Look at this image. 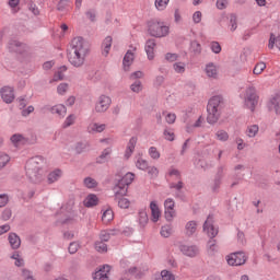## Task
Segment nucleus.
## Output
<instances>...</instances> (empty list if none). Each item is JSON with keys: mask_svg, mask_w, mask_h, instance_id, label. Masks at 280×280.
Here are the masks:
<instances>
[{"mask_svg": "<svg viewBox=\"0 0 280 280\" xmlns=\"http://www.w3.org/2000/svg\"><path fill=\"white\" fill-rule=\"evenodd\" d=\"M160 233L162 237H170V235H172V226L171 225L162 226Z\"/></svg>", "mask_w": 280, "mask_h": 280, "instance_id": "nucleus-44", "label": "nucleus"}, {"mask_svg": "<svg viewBox=\"0 0 280 280\" xmlns=\"http://www.w3.org/2000/svg\"><path fill=\"white\" fill-rule=\"evenodd\" d=\"M130 89L133 93H141V91H143V85L141 84V81L137 80L130 85Z\"/></svg>", "mask_w": 280, "mask_h": 280, "instance_id": "nucleus-39", "label": "nucleus"}, {"mask_svg": "<svg viewBox=\"0 0 280 280\" xmlns=\"http://www.w3.org/2000/svg\"><path fill=\"white\" fill-rule=\"evenodd\" d=\"M8 49L13 54H23L25 51V44L16 39H10L8 44Z\"/></svg>", "mask_w": 280, "mask_h": 280, "instance_id": "nucleus-11", "label": "nucleus"}, {"mask_svg": "<svg viewBox=\"0 0 280 280\" xmlns=\"http://www.w3.org/2000/svg\"><path fill=\"white\" fill-rule=\"evenodd\" d=\"M135 61V54L132 52V50H128L122 59V65L126 69V67H130V65H132V62Z\"/></svg>", "mask_w": 280, "mask_h": 280, "instance_id": "nucleus-25", "label": "nucleus"}, {"mask_svg": "<svg viewBox=\"0 0 280 280\" xmlns=\"http://www.w3.org/2000/svg\"><path fill=\"white\" fill-rule=\"evenodd\" d=\"M26 176L31 183L38 185L43 183V158L35 156L26 162Z\"/></svg>", "mask_w": 280, "mask_h": 280, "instance_id": "nucleus-2", "label": "nucleus"}, {"mask_svg": "<svg viewBox=\"0 0 280 280\" xmlns=\"http://www.w3.org/2000/svg\"><path fill=\"white\" fill-rule=\"evenodd\" d=\"M136 166L138 167V170H142V171L148 170V161L139 158L136 163Z\"/></svg>", "mask_w": 280, "mask_h": 280, "instance_id": "nucleus-48", "label": "nucleus"}, {"mask_svg": "<svg viewBox=\"0 0 280 280\" xmlns=\"http://www.w3.org/2000/svg\"><path fill=\"white\" fill-rule=\"evenodd\" d=\"M164 137L166 139V141H174V132L165 129L164 130Z\"/></svg>", "mask_w": 280, "mask_h": 280, "instance_id": "nucleus-64", "label": "nucleus"}, {"mask_svg": "<svg viewBox=\"0 0 280 280\" xmlns=\"http://www.w3.org/2000/svg\"><path fill=\"white\" fill-rule=\"evenodd\" d=\"M86 148H89V142H78L75 145L77 154H82V152L86 151Z\"/></svg>", "mask_w": 280, "mask_h": 280, "instance_id": "nucleus-37", "label": "nucleus"}, {"mask_svg": "<svg viewBox=\"0 0 280 280\" xmlns=\"http://www.w3.org/2000/svg\"><path fill=\"white\" fill-rule=\"evenodd\" d=\"M10 163V155L4 152H0V167H5Z\"/></svg>", "mask_w": 280, "mask_h": 280, "instance_id": "nucleus-34", "label": "nucleus"}, {"mask_svg": "<svg viewBox=\"0 0 280 280\" xmlns=\"http://www.w3.org/2000/svg\"><path fill=\"white\" fill-rule=\"evenodd\" d=\"M47 110H50L52 115H59V117H65L67 115V107L62 104L47 107Z\"/></svg>", "mask_w": 280, "mask_h": 280, "instance_id": "nucleus-18", "label": "nucleus"}, {"mask_svg": "<svg viewBox=\"0 0 280 280\" xmlns=\"http://www.w3.org/2000/svg\"><path fill=\"white\" fill-rule=\"evenodd\" d=\"M28 10L32 12L35 16H38L40 14V11L38 10V7L34 2L28 3Z\"/></svg>", "mask_w": 280, "mask_h": 280, "instance_id": "nucleus-54", "label": "nucleus"}, {"mask_svg": "<svg viewBox=\"0 0 280 280\" xmlns=\"http://www.w3.org/2000/svg\"><path fill=\"white\" fill-rule=\"evenodd\" d=\"M80 248V245L75 242L70 243L68 250L70 253V255H75V253H78V249Z\"/></svg>", "mask_w": 280, "mask_h": 280, "instance_id": "nucleus-52", "label": "nucleus"}, {"mask_svg": "<svg viewBox=\"0 0 280 280\" xmlns=\"http://www.w3.org/2000/svg\"><path fill=\"white\" fill-rule=\"evenodd\" d=\"M83 202L84 207L91 209V207H97V205L100 203V198H97L96 195L90 194Z\"/></svg>", "mask_w": 280, "mask_h": 280, "instance_id": "nucleus-20", "label": "nucleus"}, {"mask_svg": "<svg viewBox=\"0 0 280 280\" xmlns=\"http://www.w3.org/2000/svg\"><path fill=\"white\" fill-rule=\"evenodd\" d=\"M112 150L110 149H105L101 155L96 159V163H98V165H102V163H104V159H106V156H109Z\"/></svg>", "mask_w": 280, "mask_h": 280, "instance_id": "nucleus-38", "label": "nucleus"}, {"mask_svg": "<svg viewBox=\"0 0 280 280\" xmlns=\"http://www.w3.org/2000/svg\"><path fill=\"white\" fill-rule=\"evenodd\" d=\"M73 124H75V115L70 114L63 122V128H69L70 126H73Z\"/></svg>", "mask_w": 280, "mask_h": 280, "instance_id": "nucleus-43", "label": "nucleus"}, {"mask_svg": "<svg viewBox=\"0 0 280 280\" xmlns=\"http://www.w3.org/2000/svg\"><path fill=\"white\" fill-rule=\"evenodd\" d=\"M33 110H34V106L32 105H30L27 108L22 109V117H30Z\"/></svg>", "mask_w": 280, "mask_h": 280, "instance_id": "nucleus-62", "label": "nucleus"}, {"mask_svg": "<svg viewBox=\"0 0 280 280\" xmlns=\"http://www.w3.org/2000/svg\"><path fill=\"white\" fill-rule=\"evenodd\" d=\"M179 250L186 257H197V255L200 253V249L196 245H180Z\"/></svg>", "mask_w": 280, "mask_h": 280, "instance_id": "nucleus-12", "label": "nucleus"}, {"mask_svg": "<svg viewBox=\"0 0 280 280\" xmlns=\"http://www.w3.org/2000/svg\"><path fill=\"white\" fill-rule=\"evenodd\" d=\"M115 200L118 202L120 209H128L130 207V200L124 198L121 195L117 196V191L115 192Z\"/></svg>", "mask_w": 280, "mask_h": 280, "instance_id": "nucleus-21", "label": "nucleus"}, {"mask_svg": "<svg viewBox=\"0 0 280 280\" xmlns=\"http://www.w3.org/2000/svg\"><path fill=\"white\" fill-rule=\"evenodd\" d=\"M226 261H228L229 266H238L234 254H231L230 256H228Z\"/></svg>", "mask_w": 280, "mask_h": 280, "instance_id": "nucleus-63", "label": "nucleus"}, {"mask_svg": "<svg viewBox=\"0 0 280 280\" xmlns=\"http://www.w3.org/2000/svg\"><path fill=\"white\" fill-rule=\"evenodd\" d=\"M22 277L24 280H34V276H32V271L27 269H22Z\"/></svg>", "mask_w": 280, "mask_h": 280, "instance_id": "nucleus-59", "label": "nucleus"}, {"mask_svg": "<svg viewBox=\"0 0 280 280\" xmlns=\"http://www.w3.org/2000/svg\"><path fill=\"white\" fill-rule=\"evenodd\" d=\"M113 211L110 209H107L104 211L103 215H102V220L105 222V223H108L110 221H113Z\"/></svg>", "mask_w": 280, "mask_h": 280, "instance_id": "nucleus-40", "label": "nucleus"}, {"mask_svg": "<svg viewBox=\"0 0 280 280\" xmlns=\"http://www.w3.org/2000/svg\"><path fill=\"white\" fill-rule=\"evenodd\" d=\"M161 275H162L163 280H176L174 275L172 272L167 271V270H162Z\"/></svg>", "mask_w": 280, "mask_h": 280, "instance_id": "nucleus-53", "label": "nucleus"}, {"mask_svg": "<svg viewBox=\"0 0 280 280\" xmlns=\"http://www.w3.org/2000/svg\"><path fill=\"white\" fill-rule=\"evenodd\" d=\"M208 78H218V69L213 63H208L206 67Z\"/></svg>", "mask_w": 280, "mask_h": 280, "instance_id": "nucleus-26", "label": "nucleus"}, {"mask_svg": "<svg viewBox=\"0 0 280 280\" xmlns=\"http://www.w3.org/2000/svg\"><path fill=\"white\" fill-rule=\"evenodd\" d=\"M58 178H60V170L49 173L47 180H48L49 185H51L52 183H56V180H58Z\"/></svg>", "mask_w": 280, "mask_h": 280, "instance_id": "nucleus-31", "label": "nucleus"}, {"mask_svg": "<svg viewBox=\"0 0 280 280\" xmlns=\"http://www.w3.org/2000/svg\"><path fill=\"white\" fill-rule=\"evenodd\" d=\"M190 51L195 54V56H199L202 52V46L197 40H192L190 43Z\"/></svg>", "mask_w": 280, "mask_h": 280, "instance_id": "nucleus-27", "label": "nucleus"}, {"mask_svg": "<svg viewBox=\"0 0 280 280\" xmlns=\"http://www.w3.org/2000/svg\"><path fill=\"white\" fill-rule=\"evenodd\" d=\"M8 241L12 250H19V248H21V237L18 236L16 233H9Z\"/></svg>", "mask_w": 280, "mask_h": 280, "instance_id": "nucleus-16", "label": "nucleus"}, {"mask_svg": "<svg viewBox=\"0 0 280 280\" xmlns=\"http://www.w3.org/2000/svg\"><path fill=\"white\" fill-rule=\"evenodd\" d=\"M226 5H229V0H217L218 10H226Z\"/></svg>", "mask_w": 280, "mask_h": 280, "instance_id": "nucleus-58", "label": "nucleus"}, {"mask_svg": "<svg viewBox=\"0 0 280 280\" xmlns=\"http://www.w3.org/2000/svg\"><path fill=\"white\" fill-rule=\"evenodd\" d=\"M167 3H170V0H155V8L156 10H165L167 8Z\"/></svg>", "mask_w": 280, "mask_h": 280, "instance_id": "nucleus-42", "label": "nucleus"}, {"mask_svg": "<svg viewBox=\"0 0 280 280\" xmlns=\"http://www.w3.org/2000/svg\"><path fill=\"white\" fill-rule=\"evenodd\" d=\"M10 218H12V210L7 208L3 210L2 214H1V220H3V222H8V220H10Z\"/></svg>", "mask_w": 280, "mask_h": 280, "instance_id": "nucleus-49", "label": "nucleus"}, {"mask_svg": "<svg viewBox=\"0 0 280 280\" xmlns=\"http://www.w3.org/2000/svg\"><path fill=\"white\" fill-rule=\"evenodd\" d=\"M68 90H69L68 83H61L57 86V93H59V95H65V93H67Z\"/></svg>", "mask_w": 280, "mask_h": 280, "instance_id": "nucleus-50", "label": "nucleus"}, {"mask_svg": "<svg viewBox=\"0 0 280 280\" xmlns=\"http://www.w3.org/2000/svg\"><path fill=\"white\" fill-rule=\"evenodd\" d=\"M257 132H259V126L252 125L247 128V137L253 138L257 137Z\"/></svg>", "mask_w": 280, "mask_h": 280, "instance_id": "nucleus-35", "label": "nucleus"}, {"mask_svg": "<svg viewBox=\"0 0 280 280\" xmlns=\"http://www.w3.org/2000/svg\"><path fill=\"white\" fill-rule=\"evenodd\" d=\"M215 137L219 141H229V132L225 130H218Z\"/></svg>", "mask_w": 280, "mask_h": 280, "instance_id": "nucleus-36", "label": "nucleus"}, {"mask_svg": "<svg viewBox=\"0 0 280 280\" xmlns=\"http://www.w3.org/2000/svg\"><path fill=\"white\" fill-rule=\"evenodd\" d=\"M233 255H235L237 266H244L246 264V255L243 252H236Z\"/></svg>", "mask_w": 280, "mask_h": 280, "instance_id": "nucleus-28", "label": "nucleus"}, {"mask_svg": "<svg viewBox=\"0 0 280 280\" xmlns=\"http://www.w3.org/2000/svg\"><path fill=\"white\" fill-rule=\"evenodd\" d=\"M1 98L5 104H12L14 102V89L10 86H4L0 90Z\"/></svg>", "mask_w": 280, "mask_h": 280, "instance_id": "nucleus-14", "label": "nucleus"}, {"mask_svg": "<svg viewBox=\"0 0 280 280\" xmlns=\"http://www.w3.org/2000/svg\"><path fill=\"white\" fill-rule=\"evenodd\" d=\"M101 242H108L110 240V234L107 231H102L100 234Z\"/></svg>", "mask_w": 280, "mask_h": 280, "instance_id": "nucleus-61", "label": "nucleus"}, {"mask_svg": "<svg viewBox=\"0 0 280 280\" xmlns=\"http://www.w3.org/2000/svg\"><path fill=\"white\" fill-rule=\"evenodd\" d=\"M154 47H156V40L148 39L144 49L149 60H154Z\"/></svg>", "mask_w": 280, "mask_h": 280, "instance_id": "nucleus-17", "label": "nucleus"}, {"mask_svg": "<svg viewBox=\"0 0 280 280\" xmlns=\"http://www.w3.org/2000/svg\"><path fill=\"white\" fill-rule=\"evenodd\" d=\"M148 212L145 211H140L139 212V222L141 224V226H145V224H148Z\"/></svg>", "mask_w": 280, "mask_h": 280, "instance_id": "nucleus-45", "label": "nucleus"}, {"mask_svg": "<svg viewBox=\"0 0 280 280\" xmlns=\"http://www.w3.org/2000/svg\"><path fill=\"white\" fill-rule=\"evenodd\" d=\"M137 147V137H132L129 140V143L127 145V151L125 153L126 159L129 156H132V152H135V148Z\"/></svg>", "mask_w": 280, "mask_h": 280, "instance_id": "nucleus-22", "label": "nucleus"}, {"mask_svg": "<svg viewBox=\"0 0 280 280\" xmlns=\"http://www.w3.org/2000/svg\"><path fill=\"white\" fill-rule=\"evenodd\" d=\"M244 104L246 108L255 113V108L259 104V95H257V90L255 88H247L245 92Z\"/></svg>", "mask_w": 280, "mask_h": 280, "instance_id": "nucleus-7", "label": "nucleus"}, {"mask_svg": "<svg viewBox=\"0 0 280 280\" xmlns=\"http://www.w3.org/2000/svg\"><path fill=\"white\" fill-rule=\"evenodd\" d=\"M224 170H225L224 165L218 166L217 173L214 175L212 191H217L220 189V186L222 185V178H224Z\"/></svg>", "mask_w": 280, "mask_h": 280, "instance_id": "nucleus-10", "label": "nucleus"}, {"mask_svg": "<svg viewBox=\"0 0 280 280\" xmlns=\"http://www.w3.org/2000/svg\"><path fill=\"white\" fill-rule=\"evenodd\" d=\"M152 222H159V218H161V210L159 209V205L156 201H151L150 203Z\"/></svg>", "mask_w": 280, "mask_h": 280, "instance_id": "nucleus-19", "label": "nucleus"}, {"mask_svg": "<svg viewBox=\"0 0 280 280\" xmlns=\"http://www.w3.org/2000/svg\"><path fill=\"white\" fill-rule=\"evenodd\" d=\"M85 16H88V19H90L92 23H95L97 13L95 12V10L90 9L89 11L85 12Z\"/></svg>", "mask_w": 280, "mask_h": 280, "instance_id": "nucleus-56", "label": "nucleus"}, {"mask_svg": "<svg viewBox=\"0 0 280 280\" xmlns=\"http://www.w3.org/2000/svg\"><path fill=\"white\" fill-rule=\"evenodd\" d=\"M89 54V44L83 37H74L71 40V49L68 50V60L72 67H83Z\"/></svg>", "mask_w": 280, "mask_h": 280, "instance_id": "nucleus-1", "label": "nucleus"}, {"mask_svg": "<svg viewBox=\"0 0 280 280\" xmlns=\"http://www.w3.org/2000/svg\"><path fill=\"white\" fill-rule=\"evenodd\" d=\"M176 206V203L174 202V199L172 198H167L164 201V215H165V220H167V222H172V220H174V215H176V210H174V207Z\"/></svg>", "mask_w": 280, "mask_h": 280, "instance_id": "nucleus-8", "label": "nucleus"}, {"mask_svg": "<svg viewBox=\"0 0 280 280\" xmlns=\"http://www.w3.org/2000/svg\"><path fill=\"white\" fill-rule=\"evenodd\" d=\"M112 100L109 96L107 95H101L98 97V101L95 105V110L97 113H106L108 110V108H110V104H112Z\"/></svg>", "mask_w": 280, "mask_h": 280, "instance_id": "nucleus-9", "label": "nucleus"}, {"mask_svg": "<svg viewBox=\"0 0 280 280\" xmlns=\"http://www.w3.org/2000/svg\"><path fill=\"white\" fill-rule=\"evenodd\" d=\"M83 183L88 189H95V187H97V180L93 179L92 177H85Z\"/></svg>", "mask_w": 280, "mask_h": 280, "instance_id": "nucleus-32", "label": "nucleus"}, {"mask_svg": "<svg viewBox=\"0 0 280 280\" xmlns=\"http://www.w3.org/2000/svg\"><path fill=\"white\" fill-rule=\"evenodd\" d=\"M275 43L278 44V49L280 50V35L278 37H276L272 33L270 34V38H269V44H268V48L269 49H275Z\"/></svg>", "mask_w": 280, "mask_h": 280, "instance_id": "nucleus-29", "label": "nucleus"}, {"mask_svg": "<svg viewBox=\"0 0 280 280\" xmlns=\"http://www.w3.org/2000/svg\"><path fill=\"white\" fill-rule=\"evenodd\" d=\"M266 69V63L265 62H259L255 66L254 68V74L255 75H260V73Z\"/></svg>", "mask_w": 280, "mask_h": 280, "instance_id": "nucleus-47", "label": "nucleus"}, {"mask_svg": "<svg viewBox=\"0 0 280 280\" xmlns=\"http://www.w3.org/2000/svg\"><path fill=\"white\" fill-rule=\"evenodd\" d=\"M95 250H97V253H107L108 245H106V243H104L103 241H96L95 242Z\"/></svg>", "mask_w": 280, "mask_h": 280, "instance_id": "nucleus-30", "label": "nucleus"}, {"mask_svg": "<svg viewBox=\"0 0 280 280\" xmlns=\"http://www.w3.org/2000/svg\"><path fill=\"white\" fill-rule=\"evenodd\" d=\"M230 27L231 32H235V30H237V15L233 13L230 15Z\"/></svg>", "mask_w": 280, "mask_h": 280, "instance_id": "nucleus-41", "label": "nucleus"}, {"mask_svg": "<svg viewBox=\"0 0 280 280\" xmlns=\"http://www.w3.org/2000/svg\"><path fill=\"white\" fill-rule=\"evenodd\" d=\"M110 47H113V37L107 36L103 42V56L110 54Z\"/></svg>", "mask_w": 280, "mask_h": 280, "instance_id": "nucleus-24", "label": "nucleus"}, {"mask_svg": "<svg viewBox=\"0 0 280 280\" xmlns=\"http://www.w3.org/2000/svg\"><path fill=\"white\" fill-rule=\"evenodd\" d=\"M109 272H110V266L103 265L102 267L98 268V270H96L93 279L94 280H109V278H108Z\"/></svg>", "mask_w": 280, "mask_h": 280, "instance_id": "nucleus-13", "label": "nucleus"}, {"mask_svg": "<svg viewBox=\"0 0 280 280\" xmlns=\"http://www.w3.org/2000/svg\"><path fill=\"white\" fill-rule=\"evenodd\" d=\"M268 108L269 110H275L276 115H279L280 113L279 96H275L269 101Z\"/></svg>", "mask_w": 280, "mask_h": 280, "instance_id": "nucleus-23", "label": "nucleus"}, {"mask_svg": "<svg viewBox=\"0 0 280 280\" xmlns=\"http://www.w3.org/2000/svg\"><path fill=\"white\" fill-rule=\"evenodd\" d=\"M174 69L176 71V73H185V63L176 62V63H174Z\"/></svg>", "mask_w": 280, "mask_h": 280, "instance_id": "nucleus-57", "label": "nucleus"}, {"mask_svg": "<svg viewBox=\"0 0 280 280\" xmlns=\"http://www.w3.org/2000/svg\"><path fill=\"white\" fill-rule=\"evenodd\" d=\"M148 175L152 178H156V176H159V168H156V166L149 167Z\"/></svg>", "mask_w": 280, "mask_h": 280, "instance_id": "nucleus-60", "label": "nucleus"}, {"mask_svg": "<svg viewBox=\"0 0 280 280\" xmlns=\"http://www.w3.org/2000/svg\"><path fill=\"white\" fill-rule=\"evenodd\" d=\"M203 231L207 232L208 237H210V240L208 241L207 244V253L210 257H213L215 255V253H218V243L215 240H213V237H215V235H218V228H215V225H213V215L209 214L207 220L203 223Z\"/></svg>", "mask_w": 280, "mask_h": 280, "instance_id": "nucleus-4", "label": "nucleus"}, {"mask_svg": "<svg viewBox=\"0 0 280 280\" xmlns=\"http://www.w3.org/2000/svg\"><path fill=\"white\" fill-rule=\"evenodd\" d=\"M148 33L153 38H165L170 34V27L161 21L151 20L148 22Z\"/></svg>", "mask_w": 280, "mask_h": 280, "instance_id": "nucleus-5", "label": "nucleus"}, {"mask_svg": "<svg viewBox=\"0 0 280 280\" xmlns=\"http://www.w3.org/2000/svg\"><path fill=\"white\" fill-rule=\"evenodd\" d=\"M210 48L213 54H220V51H222V46H220V43L218 42H212L210 44Z\"/></svg>", "mask_w": 280, "mask_h": 280, "instance_id": "nucleus-51", "label": "nucleus"}, {"mask_svg": "<svg viewBox=\"0 0 280 280\" xmlns=\"http://www.w3.org/2000/svg\"><path fill=\"white\" fill-rule=\"evenodd\" d=\"M132 180H135L133 173H127L125 176L117 180L114 187L116 190V198L117 196H126L128 194V186L132 185Z\"/></svg>", "mask_w": 280, "mask_h": 280, "instance_id": "nucleus-6", "label": "nucleus"}, {"mask_svg": "<svg viewBox=\"0 0 280 280\" xmlns=\"http://www.w3.org/2000/svg\"><path fill=\"white\" fill-rule=\"evenodd\" d=\"M198 231V222L196 221H188L185 225V235L186 237H194L196 232Z\"/></svg>", "mask_w": 280, "mask_h": 280, "instance_id": "nucleus-15", "label": "nucleus"}, {"mask_svg": "<svg viewBox=\"0 0 280 280\" xmlns=\"http://www.w3.org/2000/svg\"><path fill=\"white\" fill-rule=\"evenodd\" d=\"M183 187H185V184L180 180L177 184L172 183L170 185V189H176V191H177L176 197L177 198H180V190L183 189Z\"/></svg>", "mask_w": 280, "mask_h": 280, "instance_id": "nucleus-33", "label": "nucleus"}, {"mask_svg": "<svg viewBox=\"0 0 280 280\" xmlns=\"http://www.w3.org/2000/svg\"><path fill=\"white\" fill-rule=\"evenodd\" d=\"M92 130L94 132H104V130H106V125L102 124V125H97V122L92 125Z\"/></svg>", "mask_w": 280, "mask_h": 280, "instance_id": "nucleus-55", "label": "nucleus"}, {"mask_svg": "<svg viewBox=\"0 0 280 280\" xmlns=\"http://www.w3.org/2000/svg\"><path fill=\"white\" fill-rule=\"evenodd\" d=\"M222 108H224V97L222 95L212 96L207 105V121L208 124H218L220 116L222 115Z\"/></svg>", "mask_w": 280, "mask_h": 280, "instance_id": "nucleus-3", "label": "nucleus"}, {"mask_svg": "<svg viewBox=\"0 0 280 280\" xmlns=\"http://www.w3.org/2000/svg\"><path fill=\"white\" fill-rule=\"evenodd\" d=\"M149 154H150L151 159H154L155 161L161 159V153L159 152V150H156L155 147H151L149 149Z\"/></svg>", "mask_w": 280, "mask_h": 280, "instance_id": "nucleus-46", "label": "nucleus"}]
</instances>
